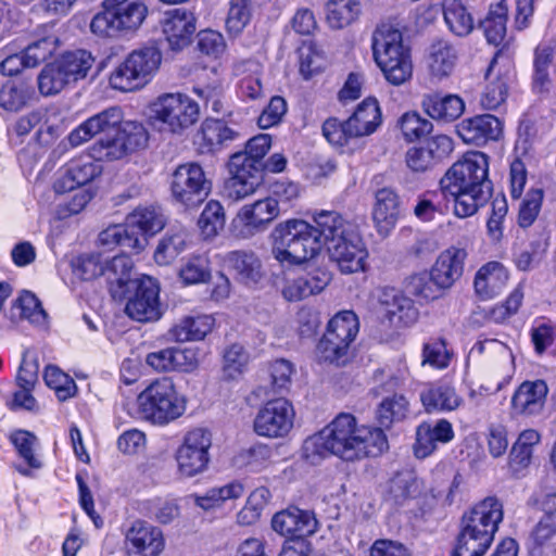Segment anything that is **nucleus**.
Returning <instances> with one entry per match:
<instances>
[{
  "instance_id": "obj_1",
  "label": "nucleus",
  "mask_w": 556,
  "mask_h": 556,
  "mask_svg": "<svg viewBox=\"0 0 556 556\" xmlns=\"http://www.w3.org/2000/svg\"><path fill=\"white\" fill-rule=\"evenodd\" d=\"M387 447L388 440L380 428L361 425L352 414L341 413L304 441L303 454L308 459L333 455L344 462H357L378 456Z\"/></svg>"
},
{
  "instance_id": "obj_2",
  "label": "nucleus",
  "mask_w": 556,
  "mask_h": 556,
  "mask_svg": "<svg viewBox=\"0 0 556 556\" xmlns=\"http://www.w3.org/2000/svg\"><path fill=\"white\" fill-rule=\"evenodd\" d=\"M123 122L122 110L109 108L92 115L67 136L71 147H79L97 135L102 137L92 146V155L98 161L119 160L128 152L143 148L148 142V132L142 124Z\"/></svg>"
},
{
  "instance_id": "obj_3",
  "label": "nucleus",
  "mask_w": 556,
  "mask_h": 556,
  "mask_svg": "<svg viewBox=\"0 0 556 556\" xmlns=\"http://www.w3.org/2000/svg\"><path fill=\"white\" fill-rule=\"evenodd\" d=\"M314 223L319 226L330 260L341 273L352 274L365 268L368 253L350 222L338 212L320 211L314 214Z\"/></svg>"
},
{
  "instance_id": "obj_4",
  "label": "nucleus",
  "mask_w": 556,
  "mask_h": 556,
  "mask_svg": "<svg viewBox=\"0 0 556 556\" xmlns=\"http://www.w3.org/2000/svg\"><path fill=\"white\" fill-rule=\"evenodd\" d=\"M315 225L300 218L277 224L270 233L273 257L282 266L302 265L316 257L324 239Z\"/></svg>"
},
{
  "instance_id": "obj_5",
  "label": "nucleus",
  "mask_w": 556,
  "mask_h": 556,
  "mask_svg": "<svg viewBox=\"0 0 556 556\" xmlns=\"http://www.w3.org/2000/svg\"><path fill=\"white\" fill-rule=\"evenodd\" d=\"M375 62L384 78L394 86L410 79L413 62L409 48L403 42L402 33L391 24L377 26L371 37Z\"/></svg>"
},
{
  "instance_id": "obj_6",
  "label": "nucleus",
  "mask_w": 556,
  "mask_h": 556,
  "mask_svg": "<svg viewBox=\"0 0 556 556\" xmlns=\"http://www.w3.org/2000/svg\"><path fill=\"white\" fill-rule=\"evenodd\" d=\"M137 405L142 419L155 426H166L185 414L187 401L172 378L162 377L151 381L139 393Z\"/></svg>"
},
{
  "instance_id": "obj_7",
  "label": "nucleus",
  "mask_w": 556,
  "mask_h": 556,
  "mask_svg": "<svg viewBox=\"0 0 556 556\" xmlns=\"http://www.w3.org/2000/svg\"><path fill=\"white\" fill-rule=\"evenodd\" d=\"M149 122L160 130L181 135L200 119V105L182 92H166L149 104Z\"/></svg>"
},
{
  "instance_id": "obj_8",
  "label": "nucleus",
  "mask_w": 556,
  "mask_h": 556,
  "mask_svg": "<svg viewBox=\"0 0 556 556\" xmlns=\"http://www.w3.org/2000/svg\"><path fill=\"white\" fill-rule=\"evenodd\" d=\"M162 54L155 47L134 50L112 72L110 85L113 89L131 92L143 88L159 71Z\"/></svg>"
},
{
  "instance_id": "obj_9",
  "label": "nucleus",
  "mask_w": 556,
  "mask_h": 556,
  "mask_svg": "<svg viewBox=\"0 0 556 556\" xmlns=\"http://www.w3.org/2000/svg\"><path fill=\"white\" fill-rule=\"evenodd\" d=\"M104 10L92 18L90 29L99 36L134 33L144 22L148 7L141 0H105Z\"/></svg>"
},
{
  "instance_id": "obj_10",
  "label": "nucleus",
  "mask_w": 556,
  "mask_h": 556,
  "mask_svg": "<svg viewBox=\"0 0 556 556\" xmlns=\"http://www.w3.org/2000/svg\"><path fill=\"white\" fill-rule=\"evenodd\" d=\"M358 332L357 316L351 311L334 315L317 345L321 362L343 366L350 358V349Z\"/></svg>"
},
{
  "instance_id": "obj_11",
  "label": "nucleus",
  "mask_w": 556,
  "mask_h": 556,
  "mask_svg": "<svg viewBox=\"0 0 556 556\" xmlns=\"http://www.w3.org/2000/svg\"><path fill=\"white\" fill-rule=\"evenodd\" d=\"M489 159L482 152H469L454 163L440 180L441 191L477 190L486 187L492 190L488 179Z\"/></svg>"
},
{
  "instance_id": "obj_12",
  "label": "nucleus",
  "mask_w": 556,
  "mask_h": 556,
  "mask_svg": "<svg viewBox=\"0 0 556 556\" xmlns=\"http://www.w3.org/2000/svg\"><path fill=\"white\" fill-rule=\"evenodd\" d=\"M212 447V433L205 428L189 430L175 451V462L179 477L189 479L207 470Z\"/></svg>"
},
{
  "instance_id": "obj_13",
  "label": "nucleus",
  "mask_w": 556,
  "mask_h": 556,
  "mask_svg": "<svg viewBox=\"0 0 556 556\" xmlns=\"http://www.w3.org/2000/svg\"><path fill=\"white\" fill-rule=\"evenodd\" d=\"M212 182L198 163H185L173 173L170 191L174 200L186 206L194 207L210 194Z\"/></svg>"
},
{
  "instance_id": "obj_14",
  "label": "nucleus",
  "mask_w": 556,
  "mask_h": 556,
  "mask_svg": "<svg viewBox=\"0 0 556 556\" xmlns=\"http://www.w3.org/2000/svg\"><path fill=\"white\" fill-rule=\"evenodd\" d=\"M295 412L291 402L275 399L265 403L254 419V430L261 437L279 439L293 428Z\"/></svg>"
},
{
  "instance_id": "obj_15",
  "label": "nucleus",
  "mask_w": 556,
  "mask_h": 556,
  "mask_svg": "<svg viewBox=\"0 0 556 556\" xmlns=\"http://www.w3.org/2000/svg\"><path fill=\"white\" fill-rule=\"evenodd\" d=\"M280 213L281 207L275 200L266 197L241 206L231 226L237 236L249 238L263 231Z\"/></svg>"
},
{
  "instance_id": "obj_16",
  "label": "nucleus",
  "mask_w": 556,
  "mask_h": 556,
  "mask_svg": "<svg viewBox=\"0 0 556 556\" xmlns=\"http://www.w3.org/2000/svg\"><path fill=\"white\" fill-rule=\"evenodd\" d=\"M164 547L162 530L144 520L134 521L125 533L126 556H160Z\"/></svg>"
},
{
  "instance_id": "obj_17",
  "label": "nucleus",
  "mask_w": 556,
  "mask_h": 556,
  "mask_svg": "<svg viewBox=\"0 0 556 556\" xmlns=\"http://www.w3.org/2000/svg\"><path fill=\"white\" fill-rule=\"evenodd\" d=\"M130 288H135V294L127 301L125 313L140 323L157 320L161 317V309L156 280L143 277Z\"/></svg>"
},
{
  "instance_id": "obj_18",
  "label": "nucleus",
  "mask_w": 556,
  "mask_h": 556,
  "mask_svg": "<svg viewBox=\"0 0 556 556\" xmlns=\"http://www.w3.org/2000/svg\"><path fill=\"white\" fill-rule=\"evenodd\" d=\"M452 151L453 140L446 135H435L420 146L410 147L405 153V163L413 173H426Z\"/></svg>"
},
{
  "instance_id": "obj_19",
  "label": "nucleus",
  "mask_w": 556,
  "mask_h": 556,
  "mask_svg": "<svg viewBox=\"0 0 556 556\" xmlns=\"http://www.w3.org/2000/svg\"><path fill=\"white\" fill-rule=\"evenodd\" d=\"M378 304L379 313L394 329L409 327L418 319V311L413 301L395 289H382L378 296Z\"/></svg>"
},
{
  "instance_id": "obj_20",
  "label": "nucleus",
  "mask_w": 556,
  "mask_h": 556,
  "mask_svg": "<svg viewBox=\"0 0 556 556\" xmlns=\"http://www.w3.org/2000/svg\"><path fill=\"white\" fill-rule=\"evenodd\" d=\"M271 528L282 536L301 539L314 534L318 521L313 511L289 507L273 516Z\"/></svg>"
},
{
  "instance_id": "obj_21",
  "label": "nucleus",
  "mask_w": 556,
  "mask_h": 556,
  "mask_svg": "<svg viewBox=\"0 0 556 556\" xmlns=\"http://www.w3.org/2000/svg\"><path fill=\"white\" fill-rule=\"evenodd\" d=\"M548 387L544 380L523 381L510 400L513 416L532 417L540 415L545 406Z\"/></svg>"
},
{
  "instance_id": "obj_22",
  "label": "nucleus",
  "mask_w": 556,
  "mask_h": 556,
  "mask_svg": "<svg viewBox=\"0 0 556 556\" xmlns=\"http://www.w3.org/2000/svg\"><path fill=\"white\" fill-rule=\"evenodd\" d=\"M402 216L400 195L392 188H380L375 193L371 211L374 227L382 237H388Z\"/></svg>"
},
{
  "instance_id": "obj_23",
  "label": "nucleus",
  "mask_w": 556,
  "mask_h": 556,
  "mask_svg": "<svg viewBox=\"0 0 556 556\" xmlns=\"http://www.w3.org/2000/svg\"><path fill=\"white\" fill-rule=\"evenodd\" d=\"M503 519V507L495 497H486L464 514L460 527L472 532H484L494 539L498 523Z\"/></svg>"
},
{
  "instance_id": "obj_24",
  "label": "nucleus",
  "mask_w": 556,
  "mask_h": 556,
  "mask_svg": "<svg viewBox=\"0 0 556 556\" xmlns=\"http://www.w3.org/2000/svg\"><path fill=\"white\" fill-rule=\"evenodd\" d=\"M503 132V122L492 114L476 115L457 125V134L466 143L483 146L496 141Z\"/></svg>"
},
{
  "instance_id": "obj_25",
  "label": "nucleus",
  "mask_w": 556,
  "mask_h": 556,
  "mask_svg": "<svg viewBox=\"0 0 556 556\" xmlns=\"http://www.w3.org/2000/svg\"><path fill=\"white\" fill-rule=\"evenodd\" d=\"M162 30L172 50H181L191 42L195 18L185 9L169 10L164 14Z\"/></svg>"
},
{
  "instance_id": "obj_26",
  "label": "nucleus",
  "mask_w": 556,
  "mask_h": 556,
  "mask_svg": "<svg viewBox=\"0 0 556 556\" xmlns=\"http://www.w3.org/2000/svg\"><path fill=\"white\" fill-rule=\"evenodd\" d=\"M235 75L237 97L245 103L262 101L265 99V90L262 84L263 66L254 60H244L236 63Z\"/></svg>"
},
{
  "instance_id": "obj_27",
  "label": "nucleus",
  "mask_w": 556,
  "mask_h": 556,
  "mask_svg": "<svg viewBox=\"0 0 556 556\" xmlns=\"http://www.w3.org/2000/svg\"><path fill=\"white\" fill-rule=\"evenodd\" d=\"M466 256V251L456 247L441 252L431 268L433 285L440 289L451 288L463 275Z\"/></svg>"
},
{
  "instance_id": "obj_28",
  "label": "nucleus",
  "mask_w": 556,
  "mask_h": 556,
  "mask_svg": "<svg viewBox=\"0 0 556 556\" xmlns=\"http://www.w3.org/2000/svg\"><path fill=\"white\" fill-rule=\"evenodd\" d=\"M241 138L239 128L229 126L226 122L206 118L197 135V142L202 153L216 152L228 143Z\"/></svg>"
},
{
  "instance_id": "obj_29",
  "label": "nucleus",
  "mask_w": 556,
  "mask_h": 556,
  "mask_svg": "<svg viewBox=\"0 0 556 556\" xmlns=\"http://www.w3.org/2000/svg\"><path fill=\"white\" fill-rule=\"evenodd\" d=\"M419 397L427 413L452 412L463 404V399L456 393L454 387L441 381L426 383Z\"/></svg>"
},
{
  "instance_id": "obj_30",
  "label": "nucleus",
  "mask_w": 556,
  "mask_h": 556,
  "mask_svg": "<svg viewBox=\"0 0 556 556\" xmlns=\"http://www.w3.org/2000/svg\"><path fill=\"white\" fill-rule=\"evenodd\" d=\"M91 156L73 160L68 163L65 173L54 184L56 192L72 191L75 186H84L90 182L101 173L100 164Z\"/></svg>"
},
{
  "instance_id": "obj_31",
  "label": "nucleus",
  "mask_w": 556,
  "mask_h": 556,
  "mask_svg": "<svg viewBox=\"0 0 556 556\" xmlns=\"http://www.w3.org/2000/svg\"><path fill=\"white\" fill-rule=\"evenodd\" d=\"M421 108L432 119L452 122L464 113L465 102L456 94L430 92L422 96Z\"/></svg>"
},
{
  "instance_id": "obj_32",
  "label": "nucleus",
  "mask_w": 556,
  "mask_h": 556,
  "mask_svg": "<svg viewBox=\"0 0 556 556\" xmlns=\"http://www.w3.org/2000/svg\"><path fill=\"white\" fill-rule=\"evenodd\" d=\"M508 270L498 262H489L476 274L475 290L482 300L498 295L507 286Z\"/></svg>"
},
{
  "instance_id": "obj_33",
  "label": "nucleus",
  "mask_w": 556,
  "mask_h": 556,
  "mask_svg": "<svg viewBox=\"0 0 556 556\" xmlns=\"http://www.w3.org/2000/svg\"><path fill=\"white\" fill-rule=\"evenodd\" d=\"M382 116L378 101L374 98L363 100L351 117L348 118V131L355 138L374 134L381 125Z\"/></svg>"
},
{
  "instance_id": "obj_34",
  "label": "nucleus",
  "mask_w": 556,
  "mask_h": 556,
  "mask_svg": "<svg viewBox=\"0 0 556 556\" xmlns=\"http://www.w3.org/2000/svg\"><path fill=\"white\" fill-rule=\"evenodd\" d=\"M215 319L212 315H187L178 319L169 329V337L176 342L203 340L214 328Z\"/></svg>"
},
{
  "instance_id": "obj_35",
  "label": "nucleus",
  "mask_w": 556,
  "mask_h": 556,
  "mask_svg": "<svg viewBox=\"0 0 556 556\" xmlns=\"http://www.w3.org/2000/svg\"><path fill=\"white\" fill-rule=\"evenodd\" d=\"M190 241L191 236L185 227H170L156 245L154 261L162 266L169 265L187 250Z\"/></svg>"
},
{
  "instance_id": "obj_36",
  "label": "nucleus",
  "mask_w": 556,
  "mask_h": 556,
  "mask_svg": "<svg viewBox=\"0 0 556 556\" xmlns=\"http://www.w3.org/2000/svg\"><path fill=\"white\" fill-rule=\"evenodd\" d=\"M106 279L110 283V290L114 298H123L130 286H135L137 280L130 278L132 261L124 254L116 255L111 260L104 261Z\"/></svg>"
},
{
  "instance_id": "obj_37",
  "label": "nucleus",
  "mask_w": 556,
  "mask_h": 556,
  "mask_svg": "<svg viewBox=\"0 0 556 556\" xmlns=\"http://www.w3.org/2000/svg\"><path fill=\"white\" fill-rule=\"evenodd\" d=\"M224 264L236 273L239 280L247 285L256 283L262 278L261 261L252 252H229L224 257Z\"/></svg>"
},
{
  "instance_id": "obj_38",
  "label": "nucleus",
  "mask_w": 556,
  "mask_h": 556,
  "mask_svg": "<svg viewBox=\"0 0 556 556\" xmlns=\"http://www.w3.org/2000/svg\"><path fill=\"white\" fill-rule=\"evenodd\" d=\"M456 63V52L446 41L439 40L431 45L427 65L432 79L440 81L451 75Z\"/></svg>"
},
{
  "instance_id": "obj_39",
  "label": "nucleus",
  "mask_w": 556,
  "mask_h": 556,
  "mask_svg": "<svg viewBox=\"0 0 556 556\" xmlns=\"http://www.w3.org/2000/svg\"><path fill=\"white\" fill-rule=\"evenodd\" d=\"M326 23L331 29H343L356 22L362 13L359 0H328Z\"/></svg>"
},
{
  "instance_id": "obj_40",
  "label": "nucleus",
  "mask_w": 556,
  "mask_h": 556,
  "mask_svg": "<svg viewBox=\"0 0 556 556\" xmlns=\"http://www.w3.org/2000/svg\"><path fill=\"white\" fill-rule=\"evenodd\" d=\"M99 242L101 245L112 249L122 247L136 253L146 247V238L139 237L138 232L127 225H112L100 232Z\"/></svg>"
},
{
  "instance_id": "obj_41",
  "label": "nucleus",
  "mask_w": 556,
  "mask_h": 556,
  "mask_svg": "<svg viewBox=\"0 0 556 556\" xmlns=\"http://www.w3.org/2000/svg\"><path fill=\"white\" fill-rule=\"evenodd\" d=\"M126 222L130 229L144 238V235H154L162 230L166 218L160 207L147 206L135 210L127 216Z\"/></svg>"
},
{
  "instance_id": "obj_42",
  "label": "nucleus",
  "mask_w": 556,
  "mask_h": 556,
  "mask_svg": "<svg viewBox=\"0 0 556 556\" xmlns=\"http://www.w3.org/2000/svg\"><path fill=\"white\" fill-rule=\"evenodd\" d=\"M492 190L479 188L477 190H453L442 191L445 197H451L454 201V213L457 217L466 218L477 213L479 207L483 206L491 197Z\"/></svg>"
},
{
  "instance_id": "obj_43",
  "label": "nucleus",
  "mask_w": 556,
  "mask_h": 556,
  "mask_svg": "<svg viewBox=\"0 0 556 556\" xmlns=\"http://www.w3.org/2000/svg\"><path fill=\"white\" fill-rule=\"evenodd\" d=\"M244 493V486L241 482L231 481L222 486L208 489L203 495L191 494L189 497L194 504L203 510H211L220 507L227 501L241 497Z\"/></svg>"
},
{
  "instance_id": "obj_44",
  "label": "nucleus",
  "mask_w": 556,
  "mask_h": 556,
  "mask_svg": "<svg viewBox=\"0 0 556 556\" xmlns=\"http://www.w3.org/2000/svg\"><path fill=\"white\" fill-rule=\"evenodd\" d=\"M556 536V517L542 516L533 526L528 538V549L532 556H541L552 548Z\"/></svg>"
},
{
  "instance_id": "obj_45",
  "label": "nucleus",
  "mask_w": 556,
  "mask_h": 556,
  "mask_svg": "<svg viewBox=\"0 0 556 556\" xmlns=\"http://www.w3.org/2000/svg\"><path fill=\"white\" fill-rule=\"evenodd\" d=\"M541 434L535 429L520 432L510 452V467L514 471L527 468L531 464L533 448L540 443Z\"/></svg>"
},
{
  "instance_id": "obj_46",
  "label": "nucleus",
  "mask_w": 556,
  "mask_h": 556,
  "mask_svg": "<svg viewBox=\"0 0 556 556\" xmlns=\"http://www.w3.org/2000/svg\"><path fill=\"white\" fill-rule=\"evenodd\" d=\"M494 539L483 532H472L460 527L452 556H483Z\"/></svg>"
},
{
  "instance_id": "obj_47",
  "label": "nucleus",
  "mask_w": 556,
  "mask_h": 556,
  "mask_svg": "<svg viewBox=\"0 0 556 556\" xmlns=\"http://www.w3.org/2000/svg\"><path fill=\"white\" fill-rule=\"evenodd\" d=\"M254 5L252 0H229L225 18V29L231 37L242 34L251 23Z\"/></svg>"
},
{
  "instance_id": "obj_48",
  "label": "nucleus",
  "mask_w": 556,
  "mask_h": 556,
  "mask_svg": "<svg viewBox=\"0 0 556 556\" xmlns=\"http://www.w3.org/2000/svg\"><path fill=\"white\" fill-rule=\"evenodd\" d=\"M507 5L505 0L492 4L488 15L480 23L486 40L495 46L500 45L506 34Z\"/></svg>"
},
{
  "instance_id": "obj_49",
  "label": "nucleus",
  "mask_w": 556,
  "mask_h": 556,
  "mask_svg": "<svg viewBox=\"0 0 556 556\" xmlns=\"http://www.w3.org/2000/svg\"><path fill=\"white\" fill-rule=\"evenodd\" d=\"M500 53H497L490 64L486 78L488 84L484 87L481 97L480 104L484 110H496L506 100L507 97V81L504 77L492 78V73L498 62Z\"/></svg>"
},
{
  "instance_id": "obj_50",
  "label": "nucleus",
  "mask_w": 556,
  "mask_h": 556,
  "mask_svg": "<svg viewBox=\"0 0 556 556\" xmlns=\"http://www.w3.org/2000/svg\"><path fill=\"white\" fill-rule=\"evenodd\" d=\"M250 355L247 350L238 344H231L223 353L222 377L226 381L240 379L248 369Z\"/></svg>"
},
{
  "instance_id": "obj_51",
  "label": "nucleus",
  "mask_w": 556,
  "mask_h": 556,
  "mask_svg": "<svg viewBox=\"0 0 556 556\" xmlns=\"http://www.w3.org/2000/svg\"><path fill=\"white\" fill-rule=\"evenodd\" d=\"M178 278L184 286L206 283L211 279L208 260L203 255H191L181 262Z\"/></svg>"
},
{
  "instance_id": "obj_52",
  "label": "nucleus",
  "mask_w": 556,
  "mask_h": 556,
  "mask_svg": "<svg viewBox=\"0 0 556 556\" xmlns=\"http://www.w3.org/2000/svg\"><path fill=\"white\" fill-rule=\"evenodd\" d=\"M327 285V280L316 276H301L287 280L282 295L290 302L301 301L309 295L319 293Z\"/></svg>"
},
{
  "instance_id": "obj_53",
  "label": "nucleus",
  "mask_w": 556,
  "mask_h": 556,
  "mask_svg": "<svg viewBox=\"0 0 556 556\" xmlns=\"http://www.w3.org/2000/svg\"><path fill=\"white\" fill-rule=\"evenodd\" d=\"M444 20L457 36H466L473 29V18L460 0H446L443 5Z\"/></svg>"
},
{
  "instance_id": "obj_54",
  "label": "nucleus",
  "mask_w": 556,
  "mask_h": 556,
  "mask_svg": "<svg viewBox=\"0 0 556 556\" xmlns=\"http://www.w3.org/2000/svg\"><path fill=\"white\" fill-rule=\"evenodd\" d=\"M409 403L404 395L394 394L381 401L376 417L380 426L389 428L392 424L402 421L408 414Z\"/></svg>"
},
{
  "instance_id": "obj_55",
  "label": "nucleus",
  "mask_w": 556,
  "mask_h": 556,
  "mask_svg": "<svg viewBox=\"0 0 556 556\" xmlns=\"http://www.w3.org/2000/svg\"><path fill=\"white\" fill-rule=\"evenodd\" d=\"M35 96L34 88L26 83H8L0 90V106L7 111L23 109Z\"/></svg>"
},
{
  "instance_id": "obj_56",
  "label": "nucleus",
  "mask_w": 556,
  "mask_h": 556,
  "mask_svg": "<svg viewBox=\"0 0 556 556\" xmlns=\"http://www.w3.org/2000/svg\"><path fill=\"white\" fill-rule=\"evenodd\" d=\"M59 59L47 64L38 76V89L43 96L56 94L70 83Z\"/></svg>"
},
{
  "instance_id": "obj_57",
  "label": "nucleus",
  "mask_w": 556,
  "mask_h": 556,
  "mask_svg": "<svg viewBox=\"0 0 556 556\" xmlns=\"http://www.w3.org/2000/svg\"><path fill=\"white\" fill-rule=\"evenodd\" d=\"M198 225L204 238H214L225 225L223 205L216 200H210L199 217Z\"/></svg>"
},
{
  "instance_id": "obj_58",
  "label": "nucleus",
  "mask_w": 556,
  "mask_h": 556,
  "mask_svg": "<svg viewBox=\"0 0 556 556\" xmlns=\"http://www.w3.org/2000/svg\"><path fill=\"white\" fill-rule=\"evenodd\" d=\"M397 124L403 138L408 142L420 140L433 129L432 123L416 111L404 113Z\"/></svg>"
},
{
  "instance_id": "obj_59",
  "label": "nucleus",
  "mask_w": 556,
  "mask_h": 556,
  "mask_svg": "<svg viewBox=\"0 0 556 556\" xmlns=\"http://www.w3.org/2000/svg\"><path fill=\"white\" fill-rule=\"evenodd\" d=\"M59 61L70 83L85 78L93 64V58L86 50L67 52Z\"/></svg>"
},
{
  "instance_id": "obj_60",
  "label": "nucleus",
  "mask_w": 556,
  "mask_h": 556,
  "mask_svg": "<svg viewBox=\"0 0 556 556\" xmlns=\"http://www.w3.org/2000/svg\"><path fill=\"white\" fill-rule=\"evenodd\" d=\"M13 309L18 311V315L23 319L36 326H46L48 315L42 308L40 301L37 296L29 292L24 291L14 302Z\"/></svg>"
},
{
  "instance_id": "obj_61",
  "label": "nucleus",
  "mask_w": 556,
  "mask_h": 556,
  "mask_svg": "<svg viewBox=\"0 0 556 556\" xmlns=\"http://www.w3.org/2000/svg\"><path fill=\"white\" fill-rule=\"evenodd\" d=\"M43 379L46 384L54 390L60 401H66L76 394L77 387L74 379L56 366H47Z\"/></svg>"
},
{
  "instance_id": "obj_62",
  "label": "nucleus",
  "mask_w": 556,
  "mask_h": 556,
  "mask_svg": "<svg viewBox=\"0 0 556 556\" xmlns=\"http://www.w3.org/2000/svg\"><path fill=\"white\" fill-rule=\"evenodd\" d=\"M10 439L15 446L20 457L24 459L29 468H41L42 463L36 455L38 440L33 433L25 430H17L11 434Z\"/></svg>"
},
{
  "instance_id": "obj_63",
  "label": "nucleus",
  "mask_w": 556,
  "mask_h": 556,
  "mask_svg": "<svg viewBox=\"0 0 556 556\" xmlns=\"http://www.w3.org/2000/svg\"><path fill=\"white\" fill-rule=\"evenodd\" d=\"M229 174L238 175L240 178L249 179L256 184H262V163L256 162L244 153H235L228 163Z\"/></svg>"
},
{
  "instance_id": "obj_64",
  "label": "nucleus",
  "mask_w": 556,
  "mask_h": 556,
  "mask_svg": "<svg viewBox=\"0 0 556 556\" xmlns=\"http://www.w3.org/2000/svg\"><path fill=\"white\" fill-rule=\"evenodd\" d=\"M59 46V38L53 35H47L30 45H28L24 53L27 60L28 67H36L41 62L50 58Z\"/></svg>"
}]
</instances>
